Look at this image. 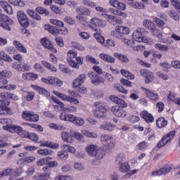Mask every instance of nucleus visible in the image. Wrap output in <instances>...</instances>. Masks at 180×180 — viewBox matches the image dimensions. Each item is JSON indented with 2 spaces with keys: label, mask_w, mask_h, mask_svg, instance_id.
I'll return each instance as SVG.
<instances>
[{
  "label": "nucleus",
  "mask_w": 180,
  "mask_h": 180,
  "mask_svg": "<svg viewBox=\"0 0 180 180\" xmlns=\"http://www.w3.org/2000/svg\"><path fill=\"white\" fill-rule=\"evenodd\" d=\"M77 63L72 59H68V63L70 67L73 68H79V65H82L84 64V59L78 56L76 57Z\"/></svg>",
  "instance_id": "nucleus-19"
},
{
  "label": "nucleus",
  "mask_w": 180,
  "mask_h": 180,
  "mask_svg": "<svg viewBox=\"0 0 180 180\" xmlns=\"http://www.w3.org/2000/svg\"><path fill=\"white\" fill-rule=\"evenodd\" d=\"M59 117L60 120H63L64 122H72L76 126H84L85 124L84 119L79 117H75L74 115L67 114L65 112H61Z\"/></svg>",
  "instance_id": "nucleus-2"
},
{
  "label": "nucleus",
  "mask_w": 180,
  "mask_h": 180,
  "mask_svg": "<svg viewBox=\"0 0 180 180\" xmlns=\"http://www.w3.org/2000/svg\"><path fill=\"white\" fill-rule=\"evenodd\" d=\"M86 78L84 74L79 75L72 82L73 88H78L79 91H86V87L82 86V84L85 82Z\"/></svg>",
  "instance_id": "nucleus-8"
},
{
  "label": "nucleus",
  "mask_w": 180,
  "mask_h": 180,
  "mask_svg": "<svg viewBox=\"0 0 180 180\" xmlns=\"http://www.w3.org/2000/svg\"><path fill=\"white\" fill-rule=\"evenodd\" d=\"M115 30L118 33L123 34H129L130 31H129V27H124V26H117L115 27Z\"/></svg>",
  "instance_id": "nucleus-34"
},
{
  "label": "nucleus",
  "mask_w": 180,
  "mask_h": 180,
  "mask_svg": "<svg viewBox=\"0 0 180 180\" xmlns=\"http://www.w3.org/2000/svg\"><path fill=\"white\" fill-rule=\"evenodd\" d=\"M42 170L44 171V174L41 175L46 176V178H50V175H51V168L49 166H44Z\"/></svg>",
  "instance_id": "nucleus-50"
},
{
  "label": "nucleus",
  "mask_w": 180,
  "mask_h": 180,
  "mask_svg": "<svg viewBox=\"0 0 180 180\" xmlns=\"http://www.w3.org/2000/svg\"><path fill=\"white\" fill-rule=\"evenodd\" d=\"M36 11L40 15H45V16H48V15H50V12L43 7H37L36 8Z\"/></svg>",
  "instance_id": "nucleus-51"
},
{
  "label": "nucleus",
  "mask_w": 180,
  "mask_h": 180,
  "mask_svg": "<svg viewBox=\"0 0 180 180\" xmlns=\"http://www.w3.org/2000/svg\"><path fill=\"white\" fill-rule=\"evenodd\" d=\"M116 125L110 123H105L101 125L100 129L102 130H106L107 131H113Z\"/></svg>",
  "instance_id": "nucleus-27"
},
{
  "label": "nucleus",
  "mask_w": 180,
  "mask_h": 180,
  "mask_svg": "<svg viewBox=\"0 0 180 180\" xmlns=\"http://www.w3.org/2000/svg\"><path fill=\"white\" fill-rule=\"evenodd\" d=\"M168 124V120L165 117H160L156 120V126L158 129H164Z\"/></svg>",
  "instance_id": "nucleus-23"
},
{
  "label": "nucleus",
  "mask_w": 180,
  "mask_h": 180,
  "mask_svg": "<svg viewBox=\"0 0 180 180\" xmlns=\"http://www.w3.org/2000/svg\"><path fill=\"white\" fill-rule=\"evenodd\" d=\"M91 25L98 26L99 27H105L106 26V21L96 18H91Z\"/></svg>",
  "instance_id": "nucleus-22"
},
{
  "label": "nucleus",
  "mask_w": 180,
  "mask_h": 180,
  "mask_svg": "<svg viewBox=\"0 0 180 180\" xmlns=\"http://www.w3.org/2000/svg\"><path fill=\"white\" fill-rule=\"evenodd\" d=\"M1 89L7 90V91H15V89H16V85L8 84L5 86H1Z\"/></svg>",
  "instance_id": "nucleus-59"
},
{
  "label": "nucleus",
  "mask_w": 180,
  "mask_h": 180,
  "mask_svg": "<svg viewBox=\"0 0 180 180\" xmlns=\"http://www.w3.org/2000/svg\"><path fill=\"white\" fill-rule=\"evenodd\" d=\"M137 148L141 151H144V150H147V148H148V142L143 141L137 145Z\"/></svg>",
  "instance_id": "nucleus-45"
},
{
  "label": "nucleus",
  "mask_w": 180,
  "mask_h": 180,
  "mask_svg": "<svg viewBox=\"0 0 180 180\" xmlns=\"http://www.w3.org/2000/svg\"><path fill=\"white\" fill-rule=\"evenodd\" d=\"M12 19L11 18L2 14L1 15V26L5 30H8L11 32L12 30V27H11V25L13 24Z\"/></svg>",
  "instance_id": "nucleus-9"
},
{
  "label": "nucleus",
  "mask_w": 180,
  "mask_h": 180,
  "mask_svg": "<svg viewBox=\"0 0 180 180\" xmlns=\"http://www.w3.org/2000/svg\"><path fill=\"white\" fill-rule=\"evenodd\" d=\"M49 126L50 129H53V130H65V127L60 124L51 123Z\"/></svg>",
  "instance_id": "nucleus-43"
},
{
  "label": "nucleus",
  "mask_w": 180,
  "mask_h": 180,
  "mask_svg": "<svg viewBox=\"0 0 180 180\" xmlns=\"http://www.w3.org/2000/svg\"><path fill=\"white\" fill-rule=\"evenodd\" d=\"M41 44L44 47H46V49H48V50H50L53 53H57V49L54 48V46L53 44H51V41L48 39L47 38L41 39Z\"/></svg>",
  "instance_id": "nucleus-17"
},
{
  "label": "nucleus",
  "mask_w": 180,
  "mask_h": 180,
  "mask_svg": "<svg viewBox=\"0 0 180 180\" xmlns=\"http://www.w3.org/2000/svg\"><path fill=\"white\" fill-rule=\"evenodd\" d=\"M22 139H28L34 143H37L39 141V135H37L34 132H29L27 131H24V134H22Z\"/></svg>",
  "instance_id": "nucleus-18"
},
{
  "label": "nucleus",
  "mask_w": 180,
  "mask_h": 180,
  "mask_svg": "<svg viewBox=\"0 0 180 180\" xmlns=\"http://www.w3.org/2000/svg\"><path fill=\"white\" fill-rule=\"evenodd\" d=\"M1 6L4 12H6V13H8L9 15L12 13V7L9 6V4L7 2L1 1Z\"/></svg>",
  "instance_id": "nucleus-38"
},
{
  "label": "nucleus",
  "mask_w": 180,
  "mask_h": 180,
  "mask_svg": "<svg viewBox=\"0 0 180 180\" xmlns=\"http://www.w3.org/2000/svg\"><path fill=\"white\" fill-rule=\"evenodd\" d=\"M58 158L59 160H68V153L66 150H60L58 153Z\"/></svg>",
  "instance_id": "nucleus-46"
},
{
  "label": "nucleus",
  "mask_w": 180,
  "mask_h": 180,
  "mask_svg": "<svg viewBox=\"0 0 180 180\" xmlns=\"http://www.w3.org/2000/svg\"><path fill=\"white\" fill-rule=\"evenodd\" d=\"M110 110L112 115H115L117 117H122L124 119V117L127 116V111L123 110V108H120L119 105H114L111 107Z\"/></svg>",
  "instance_id": "nucleus-11"
},
{
  "label": "nucleus",
  "mask_w": 180,
  "mask_h": 180,
  "mask_svg": "<svg viewBox=\"0 0 180 180\" xmlns=\"http://www.w3.org/2000/svg\"><path fill=\"white\" fill-rule=\"evenodd\" d=\"M1 112H1V115H11L12 110H11V108L8 107L11 103L9 99H13V101H18L19 97L15 94L9 95V93L8 92L6 93V95H4L1 93Z\"/></svg>",
  "instance_id": "nucleus-1"
},
{
  "label": "nucleus",
  "mask_w": 180,
  "mask_h": 180,
  "mask_svg": "<svg viewBox=\"0 0 180 180\" xmlns=\"http://www.w3.org/2000/svg\"><path fill=\"white\" fill-rule=\"evenodd\" d=\"M120 72L122 75H123L124 77H126V78H127L128 79H134V75L127 71V70L122 69L120 70Z\"/></svg>",
  "instance_id": "nucleus-39"
},
{
  "label": "nucleus",
  "mask_w": 180,
  "mask_h": 180,
  "mask_svg": "<svg viewBox=\"0 0 180 180\" xmlns=\"http://www.w3.org/2000/svg\"><path fill=\"white\" fill-rule=\"evenodd\" d=\"M13 43L18 51H20L21 53H27V49H26L25 46H23V44H22L19 41L14 40Z\"/></svg>",
  "instance_id": "nucleus-25"
},
{
  "label": "nucleus",
  "mask_w": 180,
  "mask_h": 180,
  "mask_svg": "<svg viewBox=\"0 0 180 180\" xmlns=\"http://www.w3.org/2000/svg\"><path fill=\"white\" fill-rule=\"evenodd\" d=\"M143 26H144V27H146V29L151 30L153 29V27H154V22H153L150 20H143Z\"/></svg>",
  "instance_id": "nucleus-52"
},
{
  "label": "nucleus",
  "mask_w": 180,
  "mask_h": 180,
  "mask_svg": "<svg viewBox=\"0 0 180 180\" xmlns=\"http://www.w3.org/2000/svg\"><path fill=\"white\" fill-rule=\"evenodd\" d=\"M129 123H137L140 122V117L131 115L129 117Z\"/></svg>",
  "instance_id": "nucleus-61"
},
{
  "label": "nucleus",
  "mask_w": 180,
  "mask_h": 180,
  "mask_svg": "<svg viewBox=\"0 0 180 180\" xmlns=\"http://www.w3.org/2000/svg\"><path fill=\"white\" fill-rule=\"evenodd\" d=\"M96 109L94 110V116L98 117V119H102L105 117L108 112H109V108L106 103L101 101H96L94 103Z\"/></svg>",
  "instance_id": "nucleus-3"
},
{
  "label": "nucleus",
  "mask_w": 180,
  "mask_h": 180,
  "mask_svg": "<svg viewBox=\"0 0 180 180\" xmlns=\"http://www.w3.org/2000/svg\"><path fill=\"white\" fill-rule=\"evenodd\" d=\"M86 151L91 157H97L98 160H101V158H103V155H105L103 150L94 144L88 146L86 148Z\"/></svg>",
  "instance_id": "nucleus-4"
},
{
  "label": "nucleus",
  "mask_w": 180,
  "mask_h": 180,
  "mask_svg": "<svg viewBox=\"0 0 180 180\" xmlns=\"http://www.w3.org/2000/svg\"><path fill=\"white\" fill-rule=\"evenodd\" d=\"M40 147H48V148H52V150H57L60 147V145L57 143L50 142L49 141H41L38 142Z\"/></svg>",
  "instance_id": "nucleus-20"
},
{
  "label": "nucleus",
  "mask_w": 180,
  "mask_h": 180,
  "mask_svg": "<svg viewBox=\"0 0 180 180\" xmlns=\"http://www.w3.org/2000/svg\"><path fill=\"white\" fill-rule=\"evenodd\" d=\"M155 49H156V50H159V51H165L167 52L168 51V50H169V48L168 47V46L167 45H162L161 44H155L154 45Z\"/></svg>",
  "instance_id": "nucleus-40"
},
{
  "label": "nucleus",
  "mask_w": 180,
  "mask_h": 180,
  "mask_svg": "<svg viewBox=\"0 0 180 180\" xmlns=\"http://www.w3.org/2000/svg\"><path fill=\"white\" fill-rule=\"evenodd\" d=\"M48 160H52V158H46L39 159L37 162V165H38V167H43L44 165H47Z\"/></svg>",
  "instance_id": "nucleus-53"
},
{
  "label": "nucleus",
  "mask_w": 180,
  "mask_h": 180,
  "mask_svg": "<svg viewBox=\"0 0 180 180\" xmlns=\"http://www.w3.org/2000/svg\"><path fill=\"white\" fill-rule=\"evenodd\" d=\"M109 99L110 101H112V102H113L114 103H116L117 105H120V106H121V108H127V103H126V101H124V100L115 96H110Z\"/></svg>",
  "instance_id": "nucleus-16"
},
{
  "label": "nucleus",
  "mask_w": 180,
  "mask_h": 180,
  "mask_svg": "<svg viewBox=\"0 0 180 180\" xmlns=\"http://www.w3.org/2000/svg\"><path fill=\"white\" fill-rule=\"evenodd\" d=\"M168 13L169 16H170L172 19H174V20H179V15H178L174 10H170Z\"/></svg>",
  "instance_id": "nucleus-57"
},
{
  "label": "nucleus",
  "mask_w": 180,
  "mask_h": 180,
  "mask_svg": "<svg viewBox=\"0 0 180 180\" xmlns=\"http://www.w3.org/2000/svg\"><path fill=\"white\" fill-rule=\"evenodd\" d=\"M150 30L153 36L158 37V39H162V32L160 31L158 28L153 27Z\"/></svg>",
  "instance_id": "nucleus-36"
},
{
  "label": "nucleus",
  "mask_w": 180,
  "mask_h": 180,
  "mask_svg": "<svg viewBox=\"0 0 180 180\" xmlns=\"http://www.w3.org/2000/svg\"><path fill=\"white\" fill-rule=\"evenodd\" d=\"M45 30H48V32H49L51 34H53V36H56V34L58 33V30H57V27L50 25H45Z\"/></svg>",
  "instance_id": "nucleus-33"
},
{
  "label": "nucleus",
  "mask_w": 180,
  "mask_h": 180,
  "mask_svg": "<svg viewBox=\"0 0 180 180\" xmlns=\"http://www.w3.org/2000/svg\"><path fill=\"white\" fill-rule=\"evenodd\" d=\"M3 129L6 130V131H9V133H16L22 138H23V134H25V131H26V130H23V128H22V127L13 124H6L5 126H3Z\"/></svg>",
  "instance_id": "nucleus-7"
},
{
  "label": "nucleus",
  "mask_w": 180,
  "mask_h": 180,
  "mask_svg": "<svg viewBox=\"0 0 180 180\" xmlns=\"http://www.w3.org/2000/svg\"><path fill=\"white\" fill-rule=\"evenodd\" d=\"M53 94H55V95H56V96H58V98H59L62 101L68 102V100L70 99V97H68L64 94L60 93L58 91H53Z\"/></svg>",
  "instance_id": "nucleus-44"
},
{
  "label": "nucleus",
  "mask_w": 180,
  "mask_h": 180,
  "mask_svg": "<svg viewBox=\"0 0 180 180\" xmlns=\"http://www.w3.org/2000/svg\"><path fill=\"white\" fill-rule=\"evenodd\" d=\"M22 79H28L29 81H36L37 78H39V75L34 73L28 72V73H23L22 75Z\"/></svg>",
  "instance_id": "nucleus-24"
},
{
  "label": "nucleus",
  "mask_w": 180,
  "mask_h": 180,
  "mask_svg": "<svg viewBox=\"0 0 180 180\" xmlns=\"http://www.w3.org/2000/svg\"><path fill=\"white\" fill-rule=\"evenodd\" d=\"M140 74L142 77L146 78V84H150L154 81V75L151 72L146 69H142L140 70Z\"/></svg>",
  "instance_id": "nucleus-13"
},
{
  "label": "nucleus",
  "mask_w": 180,
  "mask_h": 180,
  "mask_svg": "<svg viewBox=\"0 0 180 180\" xmlns=\"http://www.w3.org/2000/svg\"><path fill=\"white\" fill-rule=\"evenodd\" d=\"M172 166L169 165H165L160 169H156L152 172V176H160V175H166L170 171H172Z\"/></svg>",
  "instance_id": "nucleus-12"
},
{
  "label": "nucleus",
  "mask_w": 180,
  "mask_h": 180,
  "mask_svg": "<svg viewBox=\"0 0 180 180\" xmlns=\"http://www.w3.org/2000/svg\"><path fill=\"white\" fill-rule=\"evenodd\" d=\"M175 134H176V131L173 130L169 131V133L165 134L163 137L158 141V148H162L165 146H167V143H169L174 137H175Z\"/></svg>",
  "instance_id": "nucleus-6"
},
{
  "label": "nucleus",
  "mask_w": 180,
  "mask_h": 180,
  "mask_svg": "<svg viewBox=\"0 0 180 180\" xmlns=\"http://www.w3.org/2000/svg\"><path fill=\"white\" fill-rule=\"evenodd\" d=\"M76 19H77L79 23H81V25H83V26H86V25H88V22H86V17L78 15L77 16H76Z\"/></svg>",
  "instance_id": "nucleus-56"
},
{
  "label": "nucleus",
  "mask_w": 180,
  "mask_h": 180,
  "mask_svg": "<svg viewBox=\"0 0 180 180\" xmlns=\"http://www.w3.org/2000/svg\"><path fill=\"white\" fill-rule=\"evenodd\" d=\"M145 35L146 30L144 28H137L132 34V39L139 43H148V39L145 37Z\"/></svg>",
  "instance_id": "nucleus-5"
},
{
  "label": "nucleus",
  "mask_w": 180,
  "mask_h": 180,
  "mask_svg": "<svg viewBox=\"0 0 180 180\" xmlns=\"http://www.w3.org/2000/svg\"><path fill=\"white\" fill-rule=\"evenodd\" d=\"M27 153H20L19 154V157H24L25 164H30V162H33V161H36V158L34 156H27Z\"/></svg>",
  "instance_id": "nucleus-26"
},
{
  "label": "nucleus",
  "mask_w": 180,
  "mask_h": 180,
  "mask_svg": "<svg viewBox=\"0 0 180 180\" xmlns=\"http://www.w3.org/2000/svg\"><path fill=\"white\" fill-rule=\"evenodd\" d=\"M86 60L89 63H91V64H99V60H96L95 58L91 56H86Z\"/></svg>",
  "instance_id": "nucleus-63"
},
{
  "label": "nucleus",
  "mask_w": 180,
  "mask_h": 180,
  "mask_svg": "<svg viewBox=\"0 0 180 180\" xmlns=\"http://www.w3.org/2000/svg\"><path fill=\"white\" fill-rule=\"evenodd\" d=\"M146 94L147 98H149L150 101H157L160 98L157 93H154L153 91H146Z\"/></svg>",
  "instance_id": "nucleus-35"
},
{
  "label": "nucleus",
  "mask_w": 180,
  "mask_h": 180,
  "mask_svg": "<svg viewBox=\"0 0 180 180\" xmlns=\"http://www.w3.org/2000/svg\"><path fill=\"white\" fill-rule=\"evenodd\" d=\"M141 118L146 122V123L154 122V115L150 113L148 110H142L140 113Z\"/></svg>",
  "instance_id": "nucleus-15"
},
{
  "label": "nucleus",
  "mask_w": 180,
  "mask_h": 180,
  "mask_svg": "<svg viewBox=\"0 0 180 180\" xmlns=\"http://www.w3.org/2000/svg\"><path fill=\"white\" fill-rule=\"evenodd\" d=\"M94 36L97 41H98V43H101V44H103V43H105V38L101 36V34L94 33Z\"/></svg>",
  "instance_id": "nucleus-60"
},
{
  "label": "nucleus",
  "mask_w": 180,
  "mask_h": 180,
  "mask_svg": "<svg viewBox=\"0 0 180 180\" xmlns=\"http://www.w3.org/2000/svg\"><path fill=\"white\" fill-rule=\"evenodd\" d=\"M39 117L34 114L33 112H31V116L30 117V121L29 122H39Z\"/></svg>",
  "instance_id": "nucleus-64"
},
{
  "label": "nucleus",
  "mask_w": 180,
  "mask_h": 180,
  "mask_svg": "<svg viewBox=\"0 0 180 180\" xmlns=\"http://www.w3.org/2000/svg\"><path fill=\"white\" fill-rule=\"evenodd\" d=\"M25 126H30L32 129H35L37 131H43V127L39 124L25 123Z\"/></svg>",
  "instance_id": "nucleus-55"
},
{
  "label": "nucleus",
  "mask_w": 180,
  "mask_h": 180,
  "mask_svg": "<svg viewBox=\"0 0 180 180\" xmlns=\"http://www.w3.org/2000/svg\"><path fill=\"white\" fill-rule=\"evenodd\" d=\"M101 141L105 147H115L113 136L109 134H102L100 137Z\"/></svg>",
  "instance_id": "nucleus-10"
},
{
  "label": "nucleus",
  "mask_w": 180,
  "mask_h": 180,
  "mask_svg": "<svg viewBox=\"0 0 180 180\" xmlns=\"http://www.w3.org/2000/svg\"><path fill=\"white\" fill-rule=\"evenodd\" d=\"M76 12L77 13H81L82 15H84L85 16H89L91 15V11L89 8L85 7L79 6L76 8Z\"/></svg>",
  "instance_id": "nucleus-28"
},
{
  "label": "nucleus",
  "mask_w": 180,
  "mask_h": 180,
  "mask_svg": "<svg viewBox=\"0 0 180 180\" xmlns=\"http://www.w3.org/2000/svg\"><path fill=\"white\" fill-rule=\"evenodd\" d=\"M114 57H115L116 58H118V60H120V61H122V63H129V58H127V56L122 53H119L117 52L114 53Z\"/></svg>",
  "instance_id": "nucleus-37"
},
{
  "label": "nucleus",
  "mask_w": 180,
  "mask_h": 180,
  "mask_svg": "<svg viewBox=\"0 0 180 180\" xmlns=\"http://www.w3.org/2000/svg\"><path fill=\"white\" fill-rule=\"evenodd\" d=\"M51 98V101L54 102V103H56L58 105H59V108L60 109V110H63V112H65L66 108L64 107L65 105L63 104V102H61V101H60L58 98H57L54 96H52Z\"/></svg>",
  "instance_id": "nucleus-32"
},
{
  "label": "nucleus",
  "mask_w": 180,
  "mask_h": 180,
  "mask_svg": "<svg viewBox=\"0 0 180 180\" xmlns=\"http://www.w3.org/2000/svg\"><path fill=\"white\" fill-rule=\"evenodd\" d=\"M1 79H3L1 82L5 85L8 84V80H6L4 78H11L12 73L9 71L4 70L1 72Z\"/></svg>",
  "instance_id": "nucleus-29"
},
{
  "label": "nucleus",
  "mask_w": 180,
  "mask_h": 180,
  "mask_svg": "<svg viewBox=\"0 0 180 180\" xmlns=\"http://www.w3.org/2000/svg\"><path fill=\"white\" fill-rule=\"evenodd\" d=\"M120 172H123L126 174V172H129L130 171V165L129 162H124L121 163L120 165Z\"/></svg>",
  "instance_id": "nucleus-30"
},
{
  "label": "nucleus",
  "mask_w": 180,
  "mask_h": 180,
  "mask_svg": "<svg viewBox=\"0 0 180 180\" xmlns=\"http://www.w3.org/2000/svg\"><path fill=\"white\" fill-rule=\"evenodd\" d=\"M41 64L43 65H44V67H46V68H48V70H50V71H52V72H57V68H56V67L51 65L50 63H49L47 61H45V60H42Z\"/></svg>",
  "instance_id": "nucleus-41"
},
{
  "label": "nucleus",
  "mask_w": 180,
  "mask_h": 180,
  "mask_svg": "<svg viewBox=\"0 0 180 180\" xmlns=\"http://www.w3.org/2000/svg\"><path fill=\"white\" fill-rule=\"evenodd\" d=\"M56 78L54 77H49L47 79L42 77L41 81L45 84H49L50 85H56Z\"/></svg>",
  "instance_id": "nucleus-42"
},
{
  "label": "nucleus",
  "mask_w": 180,
  "mask_h": 180,
  "mask_svg": "<svg viewBox=\"0 0 180 180\" xmlns=\"http://www.w3.org/2000/svg\"><path fill=\"white\" fill-rule=\"evenodd\" d=\"M50 23L55 26H58V27H64V22L58 19H51Z\"/></svg>",
  "instance_id": "nucleus-49"
},
{
  "label": "nucleus",
  "mask_w": 180,
  "mask_h": 180,
  "mask_svg": "<svg viewBox=\"0 0 180 180\" xmlns=\"http://www.w3.org/2000/svg\"><path fill=\"white\" fill-rule=\"evenodd\" d=\"M60 136L64 143H74V136H72V134L63 131L60 133Z\"/></svg>",
  "instance_id": "nucleus-21"
},
{
  "label": "nucleus",
  "mask_w": 180,
  "mask_h": 180,
  "mask_svg": "<svg viewBox=\"0 0 180 180\" xmlns=\"http://www.w3.org/2000/svg\"><path fill=\"white\" fill-rule=\"evenodd\" d=\"M27 13L32 18V19H35V20H41V16L36 13L34 11L28 9L27 10Z\"/></svg>",
  "instance_id": "nucleus-31"
},
{
  "label": "nucleus",
  "mask_w": 180,
  "mask_h": 180,
  "mask_svg": "<svg viewBox=\"0 0 180 180\" xmlns=\"http://www.w3.org/2000/svg\"><path fill=\"white\" fill-rule=\"evenodd\" d=\"M105 83V79L102 77H99L97 75V77L91 80V84H94V85H99V84H104Z\"/></svg>",
  "instance_id": "nucleus-47"
},
{
  "label": "nucleus",
  "mask_w": 180,
  "mask_h": 180,
  "mask_svg": "<svg viewBox=\"0 0 180 180\" xmlns=\"http://www.w3.org/2000/svg\"><path fill=\"white\" fill-rule=\"evenodd\" d=\"M37 153L39 154V155H43V157H46V155H49V154H51V150L50 149H39L37 150Z\"/></svg>",
  "instance_id": "nucleus-54"
},
{
  "label": "nucleus",
  "mask_w": 180,
  "mask_h": 180,
  "mask_svg": "<svg viewBox=\"0 0 180 180\" xmlns=\"http://www.w3.org/2000/svg\"><path fill=\"white\" fill-rule=\"evenodd\" d=\"M18 22L22 26H29V19L24 11H20L17 13Z\"/></svg>",
  "instance_id": "nucleus-14"
},
{
  "label": "nucleus",
  "mask_w": 180,
  "mask_h": 180,
  "mask_svg": "<svg viewBox=\"0 0 180 180\" xmlns=\"http://www.w3.org/2000/svg\"><path fill=\"white\" fill-rule=\"evenodd\" d=\"M82 134L86 137H91V139H97L98 134L95 132H91L88 130H83Z\"/></svg>",
  "instance_id": "nucleus-48"
},
{
  "label": "nucleus",
  "mask_w": 180,
  "mask_h": 180,
  "mask_svg": "<svg viewBox=\"0 0 180 180\" xmlns=\"http://www.w3.org/2000/svg\"><path fill=\"white\" fill-rule=\"evenodd\" d=\"M34 70L37 71V72H40V74H44V68H43V66L40 65L39 63H36L34 65Z\"/></svg>",
  "instance_id": "nucleus-62"
},
{
  "label": "nucleus",
  "mask_w": 180,
  "mask_h": 180,
  "mask_svg": "<svg viewBox=\"0 0 180 180\" xmlns=\"http://www.w3.org/2000/svg\"><path fill=\"white\" fill-rule=\"evenodd\" d=\"M32 115V111H23L22 114V117L26 122H29L30 120V116Z\"/></svg>",
  "instance_id": "nucleus-58"
}]
</instances>
